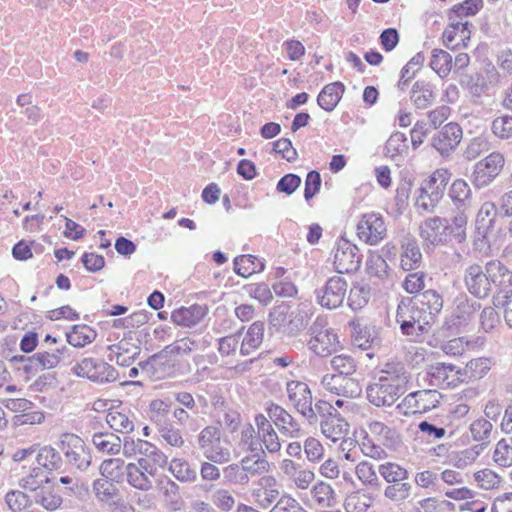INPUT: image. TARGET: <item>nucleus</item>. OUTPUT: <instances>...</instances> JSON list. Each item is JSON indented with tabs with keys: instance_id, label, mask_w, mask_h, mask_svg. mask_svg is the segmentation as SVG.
Returning <instances> with one entry per match:
<instances>
[{
	"instance_id": "1",
	"label": "nucleus",
	"mask_w": 512,
	"mask_h": 512,
	"mask_svg": "<svg viewBox=\"0 0 512 512\" xmlns=\"http://www.w3.org/2000/svg\"><path fill=\"white\" fill-rule=\"evenodd\" d=\"M410 373L399 361L386 362L367 387V399L376 407L392 406L407 390Z\"/></svg>"
},
{
	"instance_id": "2",
	"label": "nucleus",
	"mask_w": 512,
	"mask_h": 512,
	"mask_svg": "<svg viewBox=\"0 0 512 512\" xmlns=\"http://www.w3.org/2000/svg\"><path fill=\"white\" fill-rule=\"evenodd\" d=\"M451 173L444 168L435 170L415 192V206L424 212H431L444 195Z\"/></svg>"
},
{
	"instance_id": "3",
	"label": "nucleus",
	"mask_w": 512,
	"mask_h": 512,
	"mask_svg": "<svg viewBox=\"0 0 512 512\" xmlns=\"http://www.w3.org/2000/svg\"><path fill=\"white\" fill-rule=\"evenodd\" d=\"M319 417L321 433L327 440L336 443L346 438L349 423L329 402L319 400L315 403V423Z\"/></svg>"
},
{
	"instance_id": "4",
	"label": "nucleus",
	"mask_w": 512,
	"mask_h": 512,
	"mask_svg": "<svg viewBox=\"0 0 512 512\" xmlns=\"http://www.w3.org/2000/svg\"><path fill=\"white\" fill-rule=\"evenodd\" d=\"M396 321L404 335L419 337L433 324L431 316L422 312L411 299H402L397 307Z\"/></svg>"
},
{
	"instance_id": "5",
	"label": "nucleus",
	"mask_w": 512,
	"mask_h": 512,
	"mask_svg": "<svg viewBox=\"0 0 512 512\" xmlns=\"http://www.w3.org/2000/svg\"><path fill=\"white\" fill-rule=\"evenodd\" d=\"M310 339L308 348L320 357L335 353L340 347L338 335L332 328L327 327L323 318H317L309 328Z\"/></svg>"
},
{
	"instance_id": "6",
	"label": "nucleus",
	"mask_w": 512,
	"mask_h": 512,
	"mask_svg": "<svg viewBox=\"0 0 512 512\" xmlns=\"http://www.w3.org/2000/svg\"><path fill=\"white\" fill-rule=\"evenodd\" d=\"M286 392L291 405L309 424H315V404L309 386L302 382L291 380L286 384Z\"/></svg>"
},
{
	"instance_id": "7",
	"label": "nucleus",
	"mask_w": 512,
	"mask_h": 512,
	"mask_svg": "<svg viewBox=\"0 0 512 512\" xmlns=\"http://www.w3.org/2000/svg\"><path fill=\"white\" fill-rule=\"evenodd\" d=\"M60 449L68 464L84 471L91 464V454L85 442L77 435L65 433L61 436Z\"/></svg>"
},
{
	"instance_id": "8",
	"label": "nucleus",
	"mask_w": 512,
	"mask_h": 512,
	"mask_svg": "<svg viewBox=\"0 0 512 512\" xmlns=\"http://www.w3.org/2000/svg\"><path fill=\"white\" fill-rule=\"evenodd\" d=\"M279 471L291 487L301 491L310 489L316 478L314 471L290 458H283L279 462Z\"/></svg>"
},
{
	"instance_id": "9",
	"label": "nucleus",
	"mask_w": 512,
	"mask_h": 512,
	"mask_svg": "<svg viewBox=\"0 0 512 512\" xmlns=\"http://www.w3.org/2000/svg\"><path fill=\"white\" fill-rule=\"evenodd\" d=\"M74 374L94 382H112L117 378L115 369L109 364L94 358H84L72 368Z\"/></svg>"
},
{
	"instance_id": "10",
	"label": "nucleus",
	"mask_w": 512,
	"mask_h": 512,
	"mask_svg": "<svg viewBox=\"0 0 512 512\" xmlns=\"http://www.w3.org/2000/svg\"><path fill=\"white\" fill-rule=\"evenodd\" d=\"M320 384L326 392L346 399L356 398L360 396L362 391L356 379L341 374H325Z\"/></svg>"
},
{
	"instance_id": "11",
	"label": "nucleus",
	"mask_w": 512,
	"mask_h": 512,
	"mask_svg": "<svg viewBox=\"0 0 512 512\" xmlns=\"http://www.w3.org/2000/svg\"><path fill=\"white\" fill-rule=\"evenodd\" d=\"M270 422L272 421L280 433L290 439H298L304 435L301 424L283 407L270 403L266 407Z\"/></svg>"
},
{
	"instance_id": "12",
	"label": "nucleus",
	"mask_w": 512,
	"mask_h": 512,
	"mask_svg": "<svg viewBox=\"0 0 512 512\" xmlns=\"http://www.w3.org/2000/svg\"><path fill=\"white\" fill-rule=\"evenodd\" d=\"M430 381L435 386L443 388L457 387L465 382V373L460 367L451 363L436 362L427 368Z\"/></svg>"
},
{
	"instance_id": "13",
	"label": "nucleus",
	"mask_w": 512,
	"mask_h": 512,
	"mask_svg": "<svg viewBox=\"0 0 512 512\" xmlns=\"http://www.w3.org/2000/svg\"><path fill=\"white\" fill-rule=\"evenodd\" d=\"M504 163L505 159L501 153L492 152L476 163L473 172V183L479 188L486 187L499 175Z\"/></svg>"
},
{
	"instance_id": "14",
	"label": "nucleus",
	"mask_w": 512,
	"mask_h": 512,
	"mask_svg": "<svg viewBox=\"0 0 512 512\" xmlns=\"http://www.w3.org/2000/svg\"><path fill=\"white\" fill-rule=\"evenodd\" d=\"M196 350V344L190 339H180L171 345L166 346L162 351L153 355L150 364L155 368H171L175 365L178 357L190 355Z\"/></svg>"
},
{
	"instance_id": "15",
	"label": "nucleus",
	"mask_w": 512,
	"mask_h": 512,
	"mask_svg": "<svg viewBox=\"0 0 512 512\" xmlns=\"http://www.w3.org/2000/svg\"><path fill=\"white\" fill-rule=\"evenodd\" d=\"M348 285L341 276L331 277L326 284L317 290L318 303L327 309H336L342 305Z\"/></svg>"
},
{
	"instance_id": "16",
	"label": "nucleus",
	"mask_w": 512,
	"mask_h": 512,
	"mask_svg": "<svg viewBox=\"0 0 512 512\" xmlns=\"http://www.w3.org/2000/svg\"><path fill=\"white\" fill-rule=\"evenodd\" d=\"M440 399L441 394L435 389L419 390L405 396L397 409L405 407L413 414H423L436 408Z\"/></svg>"
},
{
	"instance_id": "17",
	"label": "nucleus",
	"mask_w": 512,
	"mask_h": 512,
	"mask_svg": "<svg viewBox=\"0 0 512 512\" xmlns=\"http://www.w3.org/2000/svg\"><path fill=\"white\" fill-rule=\"evenodd\" d=\"M386 232L383 218L375 213L363 215L357 224L359 239L370 245H376L383 240Z\"/></svg>"
},
{
	"instance_id": "18",
	"label": "nucleus",
	"mask_w": 512,
	"mask_h": 512,
	"mask_svg": "<svg viewBox=\"0 0 512 512\" xmlns=\"http://www.w3.org/2000/svg\"><path fill=\"white\" fill-rule=\"evenodd\" d=\"M361 257L358 248L349 240L341 238L334 253V266L339 273H350L358 270Z\"/></svg>"
},
{
	"instance_id": "19",
	"label": "nucleus",
	"mask_w": 512,
	"mask_h": 512,
	"mask_svg": "<svg viewBox=\"0 0 512 512\" xmlns=\"http://www.w3.org/2000/svg\"><path fill=\"white\" fill-rule=\"evenodd\" d=\"M464 283L469 293L479 299L486 298L491 293L486 269L479 264L473 263L466 267Z\"/></svg>"
},
{
	"instance_id": "20",
	"label": "nucleus",
	"mask_w": 512,
	"mask_h": 512,
	"mask_svg": "<svg viewBox=\"0 0 512 512\" xmlns=\"http://www.w3.org/2000/svg\"><path fill=\"white\" fill-rule=\"evenodd\" d=\"M127 482L135 489L149 491L153 487V468L146 460H138L137 463H129L125 466Z\"/></svg>"
},
{
	"instance_id": "21",
	"label": "nucleus",
	"mask_w": 512,
	"mask_h": 512,
	"mask_svg": "<svg viewBox=\"0 0 512 512\" xmlns=\"http://www.w3.org/2000/svg\"><path fill=\"white\" fill-rule=\"evenodd\" d=\"M462 128L454 122L446 124L432 138V146L441 154L448 155L455 150L462 139Z\"/></svg>"
},
{
	"instance_id": "22",
	"label": "nucleus",
	"mask_w": 512,
	"mask_h": 512,
	"mask_svg": "<svg viewBox=\"0 0 512 512\" xmlns=\"http://www.w3.org/2000/svg\"><path fill=\"white\" fill-rule=\"evenodd\" d=\"M255 502L262 508H268L280 496L277 479L273 475H263L251 492Z\"/></svg>"
},
{
	"instance_id": "23",
	"label": "nucleus",
	"mask_w": 512,
	"mask_h": 512,
	"mask_svg": "<svg viewBox=\"0 0 512 512\" xmlns=\"http://www.w3.org/2000/svg\"><path fill=\"white\" fill-rule=\"evenodd\" d=\"M255 425L258 439L265 453L276 454L280 452L282 444L270 420L263 414H257L255 416Z\"/></svg>"
},
{
	"instance_id": "24",
	"label": "nucleus",
	"mask_w": 512,
	"mask_h": 512,
	"mask_svg": "<svg viewBox=\"0 0 512 512\" xmlns=\"http://www.w3.org/2000/svg\"><path fill=\"white\" fill-rule=\"evenodd\" d=\"M421 238L432 245L449 242L447 220L440 217L425 219L420 225Z\"/></svg>"
},
{
	"instance_id": "25",
	"label": "nucleus",
	"mask_w": 512,
	"mask_h": 512,
	"mask_svg": "<svg viewBox=\"0 0 512 512\" xmlns=\"http://www.w3.org/2000/svg\"><path fill=\"white\" fill-rule=\"evenodd\" d=\"M109 359L115 360L119 366L129 367L140 353V348L130 340L122 339L108 347Z\"/></svg>"
},
{
	"instance_id": "26",
	"label": "nucleus",
	"mask_w": 512,
	"mask_h": 512,
	"mask_svg": "<svg viewBox=\"0 0 512 512\" xmlns=\"http://www.w3.org/2000/svg\"><path fill=\"white\" fill-rule=\"evenodd\" d=\"M488 281L490 282V290L492 286L501 289L512 287V271L509 270L501 261L490 260L485 265Z\"/></svg>"
},
{
	"instance_id": "27",
	"label": "nucleus",
	"mask_w": 512,
	"mask_h": 512,
	"mask_svg": "<svg viewBox=\"0 0 512 512\" xmlns=\"http://www.w3.org/2000/svg\"><path fill=\"white\" fill-rule=\"evenodd\" d=\"M207 314V308L202 305L181 307L172 312V321L181 326L193 327L197 325Z\"/></svg>"
},
{
	"instance_id": "28",
	"label": "nucleus",
	"mask_w": 512,
	"mask_h": 512,
	"mask_svg": "<svg viewBox=\"0 0 512 512\" xmlns=\"http://www.w3.org/2000/svg\"><path fill=\"white\" fill-rule=\"evenodd\" d=\"M310 495L313 502L322 508H331L337 504V495L330 483L323 480L317 481L310 487Z\"/></svg>"
},
{
	"instance_id": "29",
	"label": "nucleus",
	"mask_w": 512,
	"mask_h": 512,
	"mask_svg": "<svg viewBox=\"0 0 512 512\" xmlns=\"http://www.w3.org/2000/svg\"><path fill=\"white\" fill-rule=\"evenodd\" d=\"M410 99L418 109L428 108L436 99L433 85L424 80L416 81L412 86Z\"/></svg>"
},
{
	"instance_id": "30",
	"label": "nucleus",
	"mask_w": 512,
	"mask_h": 512,
	"mask_svg": "<svg viewBox=\"0 0 512 512\" xmlns=\"http://www.w3.org/2000/svg\"><path fill=\"white\" fill-rule=\"evenodd\" d=\"M92 443L99 453L117 455L122 448V440L112 432H98L92 436Z\"/></svg>"
},
{
	"instance_id": "31",
	"label": "nucleus",
	"mask_w": 512,
	"mask_h": 512,
	"mask_svg": "<svg viewBox=\"0 0 512 512\" xmlns=\"http://www.w3.org/2000/svg\"><path fill=\"white\" fill-rule=\"evenodd\" d=\"M345 87L341 82L326 85L319 93L317 102L325 111L331 112L339 103Z\"/></svg>"
},
{
	"instance_id": "32",
	"label": "nucleus",
	"mask_w": 512,
	"mask_h": 512,
	"mask_svg": "<svg viewBox=\"0 0 512 512\" xmlns=\"http://www.w3.org/2000/svg\"><path fill=\"white\" fill-rule=\"evenodd\" d=\"M264 335V323L256 321L250 325L240 345V353L244 356L251 354L262 343Z\"/></svg>"
},
{
	"instance_id": "33",
	"label": "nucleus",
	"mask_w": 512,
	"mask_h": 512,
	"mask_svg": "<svg viewBox=\"0 0 512 512\" xmlns=\"http://www.w3.org/2000/svg\"><path fill=\"white\" fill-rule=\"evenodd\" d=\"M422 259L417 241L413 238H406L402 244V253L400 259L401 268L405 271L416 269Z\"/></svg>"
},
{
	"instance_id": "34",
	"label": "nucleus",
	"mask_w": 512,
	"mask_h": 512,
	"mask_svg": "<svg viewBox=\"0 0 512 512\" xmlns=\"http://www.w3.org/2000/svg\"><path fill=\"white\" fill-rule=\"evenodd\" d=\"M418 308L431 316L432 323H434L435 316L441 311L443 307L442 297L434 290H427L422 293L414 302Z\"/></svg>"
},
{
	"instance_id": "35",
	"label": "nucleus",
	"mask_w": 512,
	"mask_h": 512,
	"mask_svg": "<svg viewBox=\"0 0 512 512\" xmlns=\"http://www.w3.org/2000/svg\"><path fill=\"white\" fill-rule=\"evenodd\" d=\"M368 430L372 436L387 447H394L399 442L396 430L381 421H371L368 424Z\"/></svg>"
},
{
	"instance_id": "36",
	"label": "nucleus",
	"mask_w": 512,
	"mask_h": 512,
	"mask_svg": "<svg viewBox=\"0 0 512 512\" xmlns=\"http://www.w3.org/2000/svg\"><path fill=\"white\" fill-rule=\"evenodd\" d=\"M239 463L242 471L246 473V477L249 479L267 473L270 469V463L266 459V455H247Z\"/></svg>"
},
{
	"instance_id": "37",
	"label": "nucleus",
	"mask_w": 512,
	"mask_h": 512,
	"mask_svg": "<svg viewBox=\"0 0 512 512\" xmlns=\"http://www.w3.org/2000/svg\"><path fill=\"white\" fill-rule=\"evenodd\" d=\"M169 471L180 482L192 483L197 480V471L184 458H173L169 463Z\"/></svg>"
},
{
	"instance_id": "38",
	"label": "nucleus",
	"mask_w": 512,
	"mask_h": 512,
	"mask_svg": "<svg viewBox=\"0 0 512 512\" xmlns=\"http://www.w3.org/2000/svg\"><path fill=\"white\" fill-rule=\"evenodd\" d=\"M92 491L98 501L110 505L120 495L119 489L107 479H96L92 484Z\"/></svg>"
},
{
	"instance_id": "39",
	"label": "nucleus",
	"mask_w": 512,
	"mask_h": 512,
	"mask_svg": "<svg viewBox=\"0 0 512 512\" xmlns=\"http://www.w3.org/2000/svg\"><path fill=\"white\" fill-rule=\"evenodd\" d=\"M263 269L264 263L252 255H240L234 259L235 273L244 278L259 273Z\"/></svg>"
},
{
	"instance_id": "40",
	"label": "nucleus",
	"mask_w": 512,
	"mask_h": 512,
	"mask_svg": "<svg viewBox=\"0 0 512 512\" xmlns=\"http://www.w3.org/2000/svg\"><path fill=\"white\" fill-rule=\"evenodd\" d=\"M106 422L111 429L123 434L132 432L135 426L129 413L119 410H110L106 415Z\"/></svg>"
},
{
	"instance_id": "41",
	"label": "nucleus",
	"mask_w": 512,
	"mask_h": 512,
	"mask_svg": "<svg viewBox=\"0 0 512 512\" xmlns=\"http://www.w3.org/2000/svg\"><path fill=\"white\" fill-rule=\"evenodd\" d=\"M491 366L490 358L479 357L470 360L464 368H461L462 373H465V382L483 378L491 369Z\"/></svg>"
},
{
	"instance_id": "42",
	"label": "nucleus",
	"mask_w": 512,
	"mask_h": 512,
	"mask_svg": "<svg viewBox=\"0 0 512 512\" xmlns=\"http://www.w3.org/2000/svg\"><path fill=\"white\" fill-rule=\"evenodd\" d=\"M467 22H457L451 24L443 33L444 43L447 48L454 49L466 39H469V31L467 29Z\"/></svg>"
},
{
	"instance_id": "43",
	"label": "nucleus",
	"mask_w": 512,
	"mask_h": 512,
	"mask_svg": "<svg viewBox=\"0 0 512 512\" xmlns=\"http://www.w3.org/2000/svg\"><path fill=\"white\" fill-rule=\"evenodd\" d=\"M309 319V313L305 309L297 308L292 310L283 331L290 336H296L307 327Z\"/></svg>"
},
{
	"instance_id": "44",
	"label": "nucleus",
	"mask_w": 512,
	"mask_h": 512,
	"mask_svg": "<svg viewBox=\"0 0 512 512\" xmlns=\"http://www.w3.org/2000/svg\"><path fill=\"white\" fill-rule=\"evenodd\" d=\"M20 483L24 489L36 493L49 484L48 473L41 467H35L21 479Z\"/></svg>"
},
{
	"instance_id": "45",
	"label": "nucleus",
	"mask_w": 512,
	"mask_h": 512,
	"mask_svg": "<svg viewBox=\"0 0 512 512\" xmlns=\"http://www.w3.org/2000/svg\"><path fill=\"white\" fill-rule=\"evenodd\" d=\"M96 337V332L87 325H75L66 334L67 342L74 347H84Z\"/></svg>"
},
{
	"instance_id": "46",
	"label": "nucleus",
	"mask_w": 512,
	"mask_h": 512,
	"mask_svg": "<svg viewBox=\"0 0 512 512\" xmlns=\"http://www.w3.org/2000/svg\"><path fill=\"white\" fill-rule=\"evenodd\" d=\"M430 66L441 78H444L451 72L453 60L448 52L442 49H434L432 51Z\"/></svg>"
},
{
	"instance_id": "47",
	"label": "nucleus",
	"mask_w": 512,
	"mask_h": 512,
	"mask_svg": "<svg viewBox=\"0 0 512 512\" xmlns=\"http://www.w3.org/2000/svg\"><path fill=\"white\" fill-rule=\"evenodd\" d=\"M493 424L484 417L475 419L469 426V432L475 442L486 444L490 441Z\"/></svg>"
},
{
	"instance_id": "48",
	"label": "nucleus",
	"mask_w": 512,
	"mask_h": 512,
	"mask_svg": "<svg viewBox=\"0 0 512 512\" xmlns=\"http://www.w3.org/2000/svg\"><path fill=\"white\" fill-rule=\"evenodd\" d=\"M36 461L39 467L49 471L59 469L62 464L60 454L51 446L42 447L36 456Z\"/></svg>"
},
{
	"instance_id": "49",
	"label": "nucleus",
	"mask_w": 512,
	"mask_h": 512,
	"mask_svg": "<svg viewBox=\"0 0 512 512\" xmlns=\"http://www.w3.org/2000/svg\"><path fill=\"white\" fill-rule=\"evenodd\" d=\"M372 501L370 494L356 491L345 498L344 508L346 512H366Z\"/></svg>"
},
{
	"instance_id": "50",
	"label": "nucleus",
	"mask_w": 512,
	"mask_h": 512,
	"mask_svg": "<svg viewBox=\"0 0 512 512\" xmlns=\"http://www.w3.org/2000/svg\"><path fill=\"white\" fill-rule=\"evenodd\" d=\"M405 134L400 132L393 133L386 142L385 153L386 156L395 159L399 156H404L408 152V143Z\"/></svg>"
},
{
	"instance_id": "51",
	"label": "nucleus",
	"mask_w": 512,
	"mask_h": 512,
	"mask_svg": "<svg viewBox=\"0 0 512 512\" xmlns=\"http://www.w3.org/2000/svg\"><path fill=\"white\" fill-rule=\"evenodd\" d=\"M467 216L463 210H459L451 219V223L447 221V232L449 240L455 239L461 243L466 238Z\"/></svg>"
},
{
	"instance_id": "52",
	"label": "nucleus",
	"mask_w": 512,
	"mask_h": 512,
	"mask_svg": "<svg viewBox=\"0 0 512 512\" xmlns=\"http://www.w3.org/2000/svg\"><path fill=\"white\" fill-rule=\"evenodd\" d=\"M161 439L171 447L182 448L185 440L180 429L176 428L172 423L166 422L157 426Z\"/></svg>"
},
{
	"instance_id": "53",
	"label": "nucleus",
	"mask_w": 512,
	"mask_h": 512,
	"mask_svg": "<svg viewBox=\"0 0 512 512\" xmlns=\"http://www.w3.org/2000/svg\"><path fill=\"white\" fill-rule=\"evenodd\" d=\"M303 451L309 463L319 464L324 460L325 448L321 441L313 436H309L304 440Z\"/></svg>"
},
{
	"instance_id": "54",
	"label": "nucleus",
	"mask_w": 512,
	"mask_h": 512,
	"mask_svg": "<svg viewBox=\"0 0 512 512\" xmlns=\"http://www.w3.org/2000/svg\"><path fill=\"white\" fill-rule=\"evenodd\" d=\"M202 453L207 460L218 464L228 463L232 458L230 449L223 445L221 438L203 450Z\"/></svg>"
},
{
	"instance_id": "55",
	"label": "nucleus",
	"mask_w": 512,
	"mask_h": 512,
	"mask_svg": "<svg viewBox=\"0 0 512 512\" xmlns=\"http://www.w3.org/2000/svg\"><path fill=\"white\" fill-rule=\"evenodd\" d=\"M493 461L501 467L512 466V436L497 442L493 452Z\"/></svg>"
},
{
	"instance_id": "56",
	"label": "nucleus",
	"mask_w": 512,
	"mask_h": 512,
	"mask_svg": "<svg viewBox=\"0 0 512 512\" xmlns=\"http://www.w3.org/2000/svg\"><path fill=\"white\" fill-rule=\"evenodd\" d=\"M354 343L359 348L366 350L379 345L380 340L374 327L365 326L356 331L354 335Z\"/></svg>"
},
{
	"instance_id": "57",
	"label": "nucleus",
	"mask_w": 512,
	"mask_h": 512,
	"mask_svg": "<svg viewBox=\"0 0 512 512\" xmlns=\"http://www.w3.org/2000/svg\"><path fill=\"white\" fill-rule=\"evenodd\" d=\"M477 486L484 490L499 489L502 484L501 477L491 469H482L474 473Z\"/></svg>"
},
{
	"instance_id": "58",
	"label": "nucleus",
	"mask_w": 512,
	"mask_h": 512,
	"mask_svg": "<svg viewBox=\"0 0 512 512\" xmlns=\"http://www.w3.org/2000/svg\"><path fill=\"white\" fill-rule=\"evenodd\" d=\"M330 363L333 370L336 372L335 374H341L343 376L352 377L357 369V363L355 359L352 356L346 354L334 356Z\"/></svg>"
},
{
	"instance_id": "59",
	"label": "nucleus",
	"mask_w": 512,
	"mask_h": 512,
	"mask_svg": "<svg viewBox=\"0 0 512 512\" xmlns=\"http://www.w3.org/2000/svg\"><path fill=\"white\" fill-rule=\"evenodd\" d=\"M379 473L389 483L403 482L408 478V471L396 463L381 464Z\"/></svg>"
},
{
	"instance_id": "60",
	"label": "nucleus",
	"mask_w": 512,
	"mask_h": 512,
	"mask_svg": "<svg viewBox=\"0 0 512 512\" xmlns=\"http://www.w3.org/2000/svg\"><path fill=\"white\" fill-rule=\"evenodd\" d=\"M34 499L36 503L50 511L56 510L62 504V498L51 490L49 484L36 492Z\"/></svg>"
},
{
	"instance_id": "61",
	"label": "nucleus",
	"mask_w": 512,
	"mask_h": 512,
	"mask_svg": "<svg viewBox=\"0 0 512 512\" xmlns=\"http://www.w3.org/2000/svg\"><path fill=\"white\" fill-rule=\"evenodd\" d=\"M5 500L13 512H34L28 496L21 491H11L7 493Z\"/></svg>"
},
{
	"instance_id": "62",
	"label": "nucleus",
	"mask_w": 512,
	"mask_h": 512,
	"mask_svg": "<svg viewBox=\"0 0 512 512\" xmlns=\"http://www.w3.org/2000/svg\"><path fill=\"white\" fill-rule=\"evenodd\" d=\"M465 88L469 94L473 97L474 102L478 100L486 93L489 89L488 81L481 74L470 75L465 82Z\"/></svg>"
},
{
	"instance_id": "63",
	"label": "nucleus",
	"mask_w": 512,
	"mask_h": 512,
	"mask_svg": "<svg viewBox=\"0 0 512 512\" xmlns=\"http://www.w3.org/2000/svg\"><path fill=\"white\" fill-rule=\"evenodd\" d=\"M124 460L109 458L102 461L99 467L100 474L107 480H117L123 473Z\"/></svg>"
},
{
	"instance_id": "64",
	"label": "nucleus",
	"mask_w": 512,
	"mask_h": 512,
	"mask_svg": "<svg viewBox=\"0 0 512 512\" xmlns=\"http://www.w3.org/2000/svg\"><path fill=\"white\" fill-rule=\"evenodd\" d=\"M269 512H308L291 495H282Z\"/></svg>"
}]
</instances>
